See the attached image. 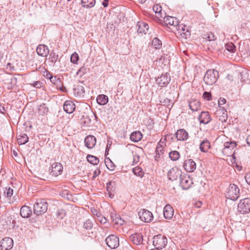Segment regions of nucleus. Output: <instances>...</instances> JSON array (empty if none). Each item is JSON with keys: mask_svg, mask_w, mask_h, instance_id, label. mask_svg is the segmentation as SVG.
<instances>
[{"mask_svg": "<svg viewBox=\"0 0 250 250\" xmlns=\"http://www.w3.org/2000/svg\"><path fill=\"white\" fill-rule=\"evenodd\" d=\"M219 77V73L215 69H209L205 74L204 81L207 85L214 84Z\"/></svg>", "mask_w": 250, "mask_h": 250, "instance_id": "1", "label": "nucleus"}, {"mask_svg": "<svg viewBox=\"0 0 250 250\" xmlns=\"http://www.w3.org/2000/svg\"><path fill=\"white\" fill-rule=\"evenodd\" d=\"M48 204L45 199H38L34 206V213L37 215H42L46 212Z\"/></svg>", "mask_w": 250, "mask_h": 250, "instance_id": "2", "label": "nucleus"}, {"mask_svg": "<svg viewBox=\"0 0 250 250\" xmlns=\"http://www.w3.org/2000/svg\"><path fill=\"white\" fill-rule=\"evenodd\" d=\"M240 190L238 186L233 184H230L227 188L226 196L227 198L235 201L239 196Z\"/></svg>", "mask_w": 250, "mask_h": 250, "instance_id": "3", "label": "nucleus"}, {"mask_svg": "<svg viewBox=\"0 0 250 250\" xmlns=\"http://www.w3.org/2000/svg\"><path fill=\"white\" fill-rule=\"evenodd\" d=\"M237 211L245 214L250 212V199L245 198L240 200L237 205Z\"/></svg>", "mask_w": 250, "mask_h": 250, "instance_id": "4", "label": "nucleus"}, {"mask_svg": "<svg viewBox=\"0 0 250 250\" xmlns=\"http://www.w3.org/2000/svg\"><path fill=\"white\" fill-rule=\"evenodd\" d=\"M167 243V238L161 234L155 235L153 238V245L157 249L164 248Z\"/></svg>", "mask_w": 250, "mask_h": 250, "instance_id": "5", "label": "nucleus"}, {"mask_svg": "<svg viewBox=\"0 0 250 250\" xmlns=\"http://www.w3.org/2000/svg\"><path fill=\"white\" fill-rule=\"evenodd\" d=\"M138 214L141 220L145 223H149L153 219L152 212L146 209H141Z\"/></svg>", "mask_w": 250, "mask_h": 250, "instance_id": "6", "label": "nucleus"}, {"mask_svg": "<svg viewBox=\"0 0 250 250\" xmlns=\"http://www.w3.org/2000/svg\"><path fill=\"white\" fill-rule=\"evenodd\" d=\"M106 245L111 249H115L119 245V240L118 237L115 235H110L106 239Z\"/></svg>", "mask_w": 250, "mask_h": 250, "instance_id": "7", "label": "nucleus"}, {"mask_svg": "<svg viewBox=\"0 0 250 250\" xmlns=\"http://www.w3.org/2000/svg\"><path fill=\"white\" fill-rule=\"evenodd\" d=\"M182 175V171L177 167H174L171 168L167 173V177L171 181L176 180L179 177Z\"/></svg>", "mask_w": 250, "mask_h": 250, "instance_id": "8", "label": "nucleus"}, {"mask_svg": "<svg viewBox=\"0 0 250 250\" xmlns=\"http://www.w3.org/2000/svg\"><path fill=\"white\" fill-rule=\"evenodd\" d=\"M156 81L159 86L161 87H165L170 81V77L167 73L162 74L156 79Z\"/></svg>", "mask_w": 250, "mask_h": 250, "instance_id": "9", "label": "nucleus"}, {"mask_svg": "<svg viewBox=\"0 0 250 250\" xmlns=\"http://www.w3.org/2000/svg\"><path fill=\"white\" fill-rule=\"evenodd\" d=\"M13 245L12 239L10 237H5L1 241L0 248L1 250H10Z\"/></svg>", "mask_w": 250, "mask_h": 250, "instance_id": "10", "label": "nucleus"}, {"mask_svg": "<svg viewBox=\"0 0 250 250\" xmlns=\"http://www.w3.org/2000/svg\"><path fill=\"white\" fill-rule=\"evenodd\" d=\"M192 183V180L189 176L184 175L180 177V184L183 189L188 188Z\"/></svg>", "mask_w": 250, "mask_h": 250, "instance_id": "11", "label": "nucleus"}, {"mask_svg": "<svg viewBox=\"0 0 250 250\" xmlns=\"http://www.w3.org/2000/svg\"><path fill=\"white\" fill-rule=\"evenodd\" d=\"M163 18L164 19V23L167 25H169L174 27H176L178 25L179 20L174 17L165 16Z\"/></svg>", "mask_w": 250, "mask_h": 250, "instance_id": "12", "label": "nucleus"}, {"mask_svg": "<svg viewBox=\"0 0 250 250\" xmlns=\"http://www.w3.org/2000/svg\"><path fill=\"white\" fill-rule=\"evenodd\" d=\"M63 167L61 163L55 162L52 164L51 173L55 176L61 174L62 171Z\"/></svg>", "mask_w": 250, "mask_h": 250, "instance_id": "13", "label": "nucleus"}, {"mask_svg": "<svg viewBox=\"0 0 250 250\" xmlns=\"http://www.w3.org/2000/svg\"><path fill=\"white\" fill-rule=\"evenodd\" d=\"M184 169L189 172H193L195 170L196 166L194 161L192 159H188L186 160L184 164Z\"/></svg>", "mask_w": 250, "mask_h": 250, "instance_id": "14", "label": "nucleus"}, {"mask_svg": "<svg viewBox=\"0 0 250 250\" xmlns=\"http://www.w3.org/2000/svg\"><path fill=\"white\" fill-rule=\"evenodd\" d=\"M96 143V138L92 135L87 136L84 139V144L85 146L89 149L94 147Z\"/></svg>", "mask_w": 250, "mask_h": 250, "instance_id": "15", "label": "nucleus"}, {"mask_svg": "<svg viewBox=\"0 0 250 250\" xmlns=\"http://www.w3.org/2000/svg\"><path fill=\"white\" fill-rule=\"evenodd\" d=\"M198 119L200 123L207 124L211 121V118L208 111H202L200 114Z\"/></svg>", "mask_w": 250, "mask_h": 250, "instance_id": "16", "label": "nucleus"}, {"mask_svg": "<svg viewBox=\"0 0 250 250\" xmlns=\"http://www.w3.org/2000/svg\"><path fill=\"white\" fill-rule=\"evenodd\" d=\"M164 217L167 219H170L174 214V209L169 204L166 205L163 211Z\"/></svg>", "mask_w": 250, "mask_h": 250, "instance_id": "17", "label": "nucleus"}, {"mask_svg": "<svg viewBox=\"0 0 250 250\" xmlns=\"http://www.w3.org/2000/svg\"><path fill=\"white\" fill-rule=\"evenodd\" d=\"M175 136L179 141H185L188 138V134L185 129H180L177 131Z\"/></svg>", "mask_w": 250, "mask_h": 250, "instance_id": "18", "label": "nucleus"}, {"mask_svg": "<svg viewBox=\"0 0 250 250\" xmlns=\"http://www.w3.org/2000/svg\"><path fill=\"white\" fill-rule=\"evenodd\" d=\"M75 104L71 101H66L63 104L64 110L67 113H72L75 110Z\"/></svg>", "mask_w": 250, "mask_h": 250, "instance_id": "19", "label": "nucleus"}, {"mask_svg": "<svg viewBox=\"0 0 250 250\" xmlns=\"http://www.w3.org/2000/svg\"><path fill=\"white\" fill-rule=\"evenodd\" d=\"M36 52L39 56L46 57L48 54L49 50L47 46L40 44L37 47Z\"/></svg>", "mask_w": 250, "mask_h": 250, "instance_id": "20", "label": "nucleus"}, {"mask_svg": "<svg viewBox=\"0 0 250 250\" xmlns=\"http://www.w3.org/2000/svg\"><path fill=\"white\" fill-rule=\"evenodd\" d=\"M175 28L177 30L178 33L181 35H183V37L185 36L186 38H187L188 36H189L190 35V32L188 31V27L185 25H179L178 24V25Z\"/></svg>", "mask_w": 250, "mask_h": 250, "instance_id": "21", "label": "nucleus"}, {"mask_svg": "<svg viewBox=\"0 0 250 250\" xmlns=\"http://www.w3.org/2000/svg\"><path fill=\"white\" fill-rule=\"evenodd\" d=\"M130 240L134 244L137 245L142 243L143 238V236L140 233H135L129 237Z\"/></svg>", "mask_w": 250, "mask_h": 250, "instance_id": "22", "label": "nucleus"}, {"mask_svg": "<svg viewBox=\"0 0 250 250\" xmlns=\"http://www.w3.org/2000/svg\"><path fill=\"white\" fill-rule=\"evenodd\" d=\"M188 106L192 111H197L200 108L201 103L198 100L193 99L189 101Z\"/></svg>", "mask_w": 250, "mask_h": 250, "instance_id": "23", "label": "nucleus"}, {"mask_svg": "<svg viewBox=\"0 0 250 250\" xmlns=\"http://www.w3.org/2000/svg\"><path fill=\"white\" fill-rule=\"evenodd\" d=\"M138 26V33L141 34H146L148 30L149 26L148 24L143 21H138L137 24Z\"/></svg>", "mask_w": 250, "mask_h": 250, "instance_id": "24", "label": "nucleus"}, {"mask_svg": "<svg viewBox=\"0 0 250 250\" xmlns=\"http://www.w3.org/2000/svg\"><path fill=\"white\" fill-rule=\"evenodd\" d=\"M74 94L77 97H83L84 93V88L81 85H76L73 88Z\"/></svg>", "mask_w": 250, "mask_h": 250, "instance_id": "25", "label": "nucleus"}, {"mask_svg": "<svg viewBox=\"0 0 250 250\" xmlns=\"http://www.w3.org/2000/svg\"><path fill=\"white\" fill-rule=\"evenodd\" d=\"M32 213L30 208L26 206H22L21 208L20 214L23 218L29 217Z\"/></svg>", "mask_w": 250, "mask_h": 250, "instance_id": "26", "label": "nucleus"}, {"mask_svg": "<svg viewBox=\"0 0 250 250\" xmlns=\"http://www.w3.org/2000/svg\"><path fill=\"white\" fill-rule=\"evenodd\" d=\"M143 137L142 133L139 131L133 132L130 136V140L134 142L140 141Z\"/></svg>", "mask_w": 250, "mask_h": 250, "instance_id": "27", "label": "nucleus"}, {"mask_svg": "<svg viewBox=\"0 0 250 250\" xmlns=\"http://www.w3.org/2000/svg\"><path fill=\"white\" fill-rule=\"evenodd\" d=\"M111 218L112 222L116 225H122L124 223V220H123L118 215L114 213H111Z\"/></svg>", "mask_w": 250, "mask_h": 250, "instance_id": "28", "label": "nucleus"}, {"mask_svg": "<svg viewBox=\"0 0 250 250\" xmlns=\"http://www.w3.org/2000/svg\"><path fill=\"white\" fill-rule=\"evenodd\" d=\"M153 10L155 12V14L157 15L156 17L158 18H163V15H165V13L163 14L162 12V7L160 4H157L154 5L153 6Z\"/></svg>", "mask_w": 250, "mask_h": 250, "instance_id": "29", "label": "nucleus"}, {"mask_svg": "<svg viewBox=\"0 0 250 250\" xmlns=\"http://www.w3.org/2000/svg\"><path fill=\"white\" fill-rule=\"evenodd\" d=\"M82 6L87 8L93 7L95 3V0H81Z\"/></svg>", "mask_w": 250, "mask_h": 250, "instance_id": "30", "label": "nucleus"}, {"mask_svg": "<svg viewBox=\"0 0 250 250\" xmlns=\"http://www.w3.org/2000/svg\"><path fill=\"white\" fill-rule=\"evenodd\" d=\"M210 143L208 141L204 140L200 145V149L203 152H207L210 147Z\"/></svg>", "mask_w": 250, "mask_h": 250, "instance_id": "31", "label": "nucleus"}, {"mask_svg": "<svg viewBox=\"0 0 250 250\" xmlns=\"http://www.w3.org/2000/svg\"><path fill=\"white\" fill-rule=\"evenodd\" d=\"M28 141V137L26 134H21L18 138V143L19 145H24Z\"/></svg>", "mask_w": 250, "mask_h": 250, "instance_id": "32", "label": "nucleus"}, {"mask_svg": "<svg viewBox=\"0 0 250 250\" xmlns=\"http://www.w3.org/2000/svg\"><path fill=\"white\" fill-rule=\"evenodd\" d=\"M236 146V144L235 142H226L224 143V148L223 149L224 153L226 152L227 149H233Z\"/></svg>", "mask_w": 250, "mask_h": 250, "instance_id": "33", "label": "nucleus"}, {"mask_svg": "<svg viewBox=\"0 0 250 250\" xmlns=\"http://www.w3.org/2000/svg\"><path fill=\"white\" fill-rule=\"evenodd\" d=\"M151 45L154 48L159 49L162 47V42L158 38L155 37L152 40Z\"/></svg>", "mask_w": 250, "mask_h": 250, "instance_id": "34", "label": "nucleus"}, {"mask_svg": "<svg viewBox=\"0 0 250 250\" xmlns=\"http://www.w3.org/2000/svg\"><path fill=\"white\" fill-rule=\"evenodd\" d=\"M97 102L100 105H104L108 102V97L104 95H100L97 98Z\"/></svg>", "mask_w": 250, "mask_h": 250, "instance_id": "35", "label": "nucleus"}, {"mask_svg": "<svg viewBox=\"0 0 250 250\" xmlns=\"http://www.w3.org/2000/svg\"><path fill=\"white\" fill-rule=\"evenodd\" d=\"M86 159L88 162L93 165H97L99 163V158L91 155H88L86 157Z\"/></svg>", "mask_w": 250, "mask_h": 250, "instance_id": "36", "label": "nucleus"}, {"mask_svg": "<svg viewBox=\"0 0 250 250\" xmlns=\"http://www.w3.org/2000/svg\"><path fill=\"white\" fill-rule=\"evenodd\" d=\"M163 149L162 146L160 145V144H158L156 148V156L155 157V160L158 161L160 158L161 155L163 154Z\"/></svg>", "mask_w": 250, "mask_h": 250, "instance_id": "37", "label": "nucleus"}, {"mask_svg": "<svg viewBox=\"0 0 250 250\" xmlns=\"http://www.w3.org/2000/svg\"><path fill=\"white\" fill-rule=\"evenodd\" d=\"M221 113L222 114V115L219 117L220 121L222 122H226L228 118V115L227 111L224 108L220 109V110L218 111V114H220Z\"/></svg>", "mask_w": 250, "mask_h": 250, "instance_id": "38", "label": "nucleus"}, {"mask_svg": "<svg viewBox=\"0 0 250 250\" xmlns=\"http://www.w3.org/2000/svg\"><path fill=\"white\" fill-rule=\"evenodd\" d=\"M48 112V108L45 104H42L39 106L38 113L42 116L46 114Z\"/></svg>", "mask_w": 250, "mask_h": 250, "instance_id": "39", "label": "nucleus"}, {"mask_svg": "<svg viewBox=\"0 0 250 250\" xmlns=\"http://www.w3.org/2000/svg\"><path fill=\"white\" fill-rule=\"evenodd\" d=\"M169 156L171 160L177 161L180 157V154L177 151H171L169 153Z\"/></svg>", "mask_w": 250, "mask_h": 250, "instance_id": "40", "label": "nucleus"}, {"mask_svg": "<svg viewBox=\"0 0 250 250\" xmlns=\"http://www.w3.org/2000/svg\"><path fill=\"white\" fill-rule=\"evenodd\" d=\"M58 55L52 51L49 56V60L51 63V65H54L58 59Z\"/></svg>", "mask_w": 250, "mask_h": 250, "instance_id": "41", "label": "nucleus"}, {"mask_svg": "<svg viewBox=\"0 0 250 250\" xmlns=\"http://www.w3.org/2000/svg\"><path fill=\"white\" fill-rule=\"evenodd\" d=\"M132 171L135 175L141 177H143L144 174L142 169L138 167L133 168Z\"/></svg>", "mask_w": 250, "mask_h": 250, "instance_id": "42", "label": "nucleus"}, {"mask_svg": "<svg viewBox=\"0 0 250 250\" xmlns=\"http://www.w3.org/2000/svg\"><path fill=\"white\" fill-rule=\"evenodd\" d=\"M87 72V68L85 66H83L78 70L76 73V75L78 76L79 77H82L83 75L86 74Z\"/></svg>", "mask_w": 250, "mask_h": 250, "instance_id": "43", "label": "nucleus"}, {"mask_svg": "<svg viewBox=\"0 0 250 250\" xmlns=\"http://www.w3.org/2000/svg\"><path fill=\"white\" fill-rule=\"evenodd\" d=\"M226 48L230 52H234L236 50V47L232 42H229L226 44Z\"/></svg>", "mask_w": 250, "mask_h": 250, "instance_id": "44", "label": "nucleus"}, {"mask_svg": "<svg viewBox=\"0 0 250 250\" xmlns=\"http://www.w3.org/2000/svg\"><path fill=\"white\" fill-rule=\"evenodd\" d=\"M60 195L67 200H70L71 197V194H70L69 191L67 190L61 191L60 192Z\"/></svg>", "mask_w": 250, "mask_h": 250, "instance_id": "45", "label": "nucleus"}, {"mask_svg": "<svg viewBox=\"0 0 250 250\" xmlns=\"http://www.w3.org/2000/svg\"><path fill=\"white\" fill-rule=\"evenodd\" d=\"M93 223L90 219L86 220L83 223V227L86 229H90L92 228Z\"/></svg>", "mask_w": 250, "mask_h": 250, "instance_id": "46", "label": "nucleus"}, {"mask_svg": "<svg viewBox=\"0 0 250 250\" xmlns=\"http://www.w3.org/2000/svg\"><path fill=\"white\" fill-rule=\"evenodd\" d=\"M79 58L78 54L77 53L74 52L71 56L70 61L73 63H77L79 60Z\"/></svg>", "mask_w": 250, "mask_h": 250, "instance_id": "47", "label": "nucleus"}, {"mask_svg": "<svg viewBox=\"0 0 250 250\" xmlns=\"http://www.w3.org/2000/svg\"><path fill=\"white\" fill-rule=\"evenodd\" d=\"M13 189L10 187H6L4 191V193L8 198H10L13 195Z\"/></svg>", "mask_w": 250, "mask_h": 250, "instance_id": "48", "label": "nucleus"}, {"mask_svg": "<svg viewBox=\"0 0 250 250\" xmlns=\"http://www.w3.org/2000/svg\"><path fill=\"white\" fill-rule=\"evenodd\" d=\"M97 220L101 222V223L104 224L107 222V219L105 217L103 216L101 214H99V215L98 216L97 218Z\"/></svg>", "mask_w": 250, "mask_h": 250, "instance_id": "49", "label": "nucleus"}, {"mask_svg": "<svg viewBox=\"0 0 250 250\" xmlns=\"http://www.w3.org/2000/svg\"><path fill=\"white\" fill-rule=\"evenodd\" d=\"M56 215L60 218H62L65 215L64 211L63 209H59L56 212Z\"/></svg>", "mask_w": 250, "mask_h": 250, "instance_id": "50", "label": "nucleus"}, {"mask_svg": "<svg viewBox=\"0 0 250 250\" xmlns=\"http://www.w3.org/2000/svg\"><path fill=\"white\" fill-rule=\"evenodd\" d=\"M42 75L45 78L49 79L51 78L52 76V75L50 74V73L46 69H44V70L42 71Z\"/></svg>", "mask_w": 250, "mask_h": 250, "instance_id": "51", "label": "nucleus"}, {"mask_svg": "<svg viewBox=\"0 0 250 250\" xmlns=\"http://www.w3.org/2000/svg\"><path fill=\"white\" fill-rule=\"evenodd\" d=\"M203 97L204 99H206L208 101H209L211 99V94L208 92H205L203 94Z\"/></svg>", "mask_w": 250, "mask_h": 250, "instance_id": "52", "label": "nucleus"}, {"mask_svg": "<svg viewBox=\"0 0 250 250\" xmlns=\"http://www.w3.org/2000/svg\"><path fill=\"white\" fill-rule=\"evenodd\" d=\"M32 85L36 87V88H41L42 86V83L40 81H37L35 82Z\"/></svg>", "mask_w": 250, "mask_h": 250, "instance_id": "53", "label": "nucleus"}, {"mask_svg": "<svg viewBox=\"0 0 250 250\" xmlns=\"http://www.w3.org/2000/svg\"><path fill=\"white\" fill-rule=\"evenodd\" d=\"M140 160V156L138 154H134L133 155V164H136Z\"/></svg>", "mask_w": 250, "mask_h": 250, "instance_id": "54", "label": "nucleus"}, {"mask_svg": "<svg viewBox=\"0 0 250 250\" xmlns=\"http://www.w3.org/2000/svg\"><path fill=\"white\" fill-rule=\"evenodd\" d=\"M245 178L247 184L250 185V172L246 174Z\"/></svg>", "mask_w": 250, "mask_h": 250, "instance_id": "55", "label": "nucleus"}, {"mask_svg": "<svg viewBox=\"0 0 250 250\" xmlns=\"http://www.w3.org/2000/svg\"><path fill=\"white\" fill-rule=\"evenodd\" d=\"M226 100L224 98H220L218 100V104H219V105H223V104H225L226 103Z\"/></svg>", "mask_w": 250, "mask_h": 250, "instance_id": "56", "label": "nucleus"}, {"mask_svg": "<svg viewBox=\"0 0 250 250\" xmlns=\"http://www.w3.org/2000/svg\"><path fill=\"white\" fill-rule=\"evenodd\" d=\"M91 211L92 212V213L93 214V215L94 216H96L97 217H98V216L99 215V214H100L98 211L97 209H95V208H92L91 209Z\"/></svg>", "mask_w": 250, "mask_h": 250, "instance_id": "57", "label": "nucleus"}, {"mask_svg": "<svg viewBox=\"0 0 250 250\" xmlns=\"http://www.w3.org/2000/svg\"><path fill=\"white\" fill-rule=\"evenodd\" d=\"M101 173V171L99 169H97L95 170L94 174H93V177H96L97 176H98Z\"/></svg>", "mask_w": 250, "mask_h": 250, "instance_id": "58", "label": "nucleus"}, {"mask_svg": "<svg viewBox=\"0 0 250 250\" xmlns=\"http://www.w3.org/2000/svg\"><path fill=\"white\" fill-rule=\"evenodd\" d=\"M112 185V182H108L107 184V190L108 191V192H110V191L112 190V188H111L110 186H111Z\"/></svg>", "mask_w": 250, "mask_h": 250, "instance_id": "59", "label": "nucleus"}, {"mask_svg": "<svg viewBox=\"0 0 250 250\" xmlns=\"http://www.w3.org/2000/svg\"><path fill=\"white\" fill-rule=\"evenodd\" d=\"M108 0H104L103 2H102V5L104 6V7H106L108 6Z\"/></svg>", "mask_w": 250, "mask_h": 250, "instance_id": "60", "label": "nucleus"}, {"mask_svg": "<svg viewBox=\"0 0 250 250\" xmlns=\"http://www.w3.org/2000/svg\"><path fill=\"white\" fill-rule=\"evenodd\" d=\"M165 141H166V139H164V140H162V139H161L158 144H160V145L162 146V147L164 148V146H165Z\"/></svg>", "mask_w": 250, "mask_h": 250, "instance_id": "61", "label": "nucleus"}, {"mask_svg": "<svg viewBox=\"0 0 250 250\" xmlns=\"http://www.w3.org/2000/svg\"><path fill=\"white\" fill-rule=\"evenodd\" d=\"M165 141H166V139H164V140H162V139H161L158 144H160V145L162 146V147L164 148V146H165Z\"/></svg>", "mask_w": 250, "mask_h": 250, "instance_id": "62", "label": "nucleus"}, {"mask_svg": "<svg viewBox=\"0 0 250 250\" xmlns=\"http://www.w3.org/2000/svg\"><path fill=\"white\" fill-rule=\"evenodd\" d=\"M49 79L51 83H55L56 81V77H53L52 76L51 78H50Z\"/></svg>", "mask_w": 250, "mask_h": 250, "instance_id": "63", "label": "nucleus"}, {"mask_svg": "<svg viewBox=\"0 0 250 250\" xmlns=\"http://www.w3.org/2000/svg\"><path fill=\"white\" fill-rule=\"evenodd\" d=\"M163 103H164L165 105H167V106H168L169 105L168 104L170 103V100L168 99H166L164 100Z\"/></svg>", "mask_w": 250, "mask_h": 250, "instance_id": "64", "label": "nucleus"}]
</instances>
